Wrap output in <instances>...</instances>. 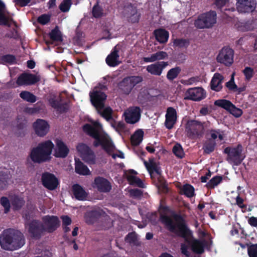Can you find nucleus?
<instances>
[{"mask_svg":"<svg viewBox=\"0 0 257 257\" xmlns=\"http://www.w3.org/2000/svg\"><path fill=\"white\" fill-rule=\"evenodd\" d=\"M217 61L227 66L231 65L233 61V51L229 48H224L219 52Z\"/></svg>","mask_w":257,"mask_h":257,"instance_id":"4468645a","label":"nucleus"},{"mask_svg":"<svg viewBox=\"0 0 257 257\" xmlns=\"http://www.w3.org/2000/svg\"><path fill=\"white\" fill-rule=\"evenodd\" d=\"M15 60V57L10 55L4 56L2 58V61L3 63H13Z\"/></svg>","mask_w":257,"mask_h":257,"instance_id":"6e6d98bb","label":"nucleus"},{"mask_svg":"<svg viewBox=\"0 0 257 257\" xmlns=\"http://www.w3.org/2000/svg\"><path fill=\"white\" fill-rule=\"evenodd\" d=\"M2 248L6 250L17 249L25 244V239L22 233L12 229L4 231L0 238Z\"/></svg>","mask_w":257,"mask_h":257,"instance_id":"f03ea898","label":"nucleus"},{"mask_svg":"<svg viewBox=\"0 0 257 257\" xmlns=\"http://www.w3.org/2000/svg\"><path fill=\"white\" fill-rule=\"evenodd\" d=\"M74 195L76 199L83 200L86 197V193L84 190L78 185H74L73 187Z\"/></svg>","mask_w":257,"mask_h":257,"instance_id":"7c9ffc66","label":"nucleus"},{"mask_svg":"<svg viewBox=\"0 0 257 257\" xmlns=\"http://www.w3.org/2000/svg\"><path fill=\"white\" fill-rule=\"evenodd\" d=\"M236 204L240 207H242L243 199L238 195L236 198Z\"/></svg>","mask_w":257,"mask_h":257,"instance_id":"774afa93","label":"nucleus"},{"mask_svg":"<svg viewBox=\"0 0 257 257\" xmlns=\"http://www.w3.org/2000/svg\"><path fill=\"white\" fill-rule=\"evenodd\" d=\"M51 38V44H53L55 42H61L62 39L61 32L56 28L53 30L50 34ZM50 42H47L46 43L49 45Z\"/></svg>","mask_w":257,"mask_h":257,"instance_id":"473e14b6","label":"nucleus"},{"mask_svg":"<svg viewBox=\"0 0 257 257\" xmlns=\"http://www.w3.org/2000/svg\"><path fill=\"white\" fill-rule=\"evenodd\" d=\"M137 239V235L135 232L129 233L126 237V241L130 243H134L136 241Z\"/></svg>","mask_w":257,"mask_h":257,"instance_id":"5fc2aeb1","label":"nucleus"},{"mask_svg":"<svg viewBox=\"0 0 257 257\" xmlns=\"http://www.w3.org/2000/svg\"><path fill=\"white\" fill-rule=\"evenodd\" d=\"M173 152L174 154L178 158H182L184 156V153L183 151L181 146L179 144H176L173 148Z\"/></svg>","mask_w":257,"mask_h":257,"instance_id":"79ce46f5","label":"nucleus"},{"mask_svg":"<svg viewBox=\"0 0 257 257\" xmlns=\"http://www.w3.org/2000/svg\"><path fill=\"white\" fill-rule=\"evenodd\" d=\"M186 96L188 99L198 101L205 97L206 92L201 87L191 88L186 91Z\"/></svg>","mask_w":257,"mask_h":257,"instance_id":"2eb2a0df","label":"nucleus"},{"mask_svg":"<svg viewBox=\"0 0 257 257\" xmlns=\"http://www.w3.org/2000/svg\"><path fill=\"white\" fill-rule=\"evenodd\" d=\"M249 224L254 227H257V218L255 217H251L248 219Z\"/></svg>","mask_w":257,"mask_h":257,"instance_id":"69168bd1","label":"nucleus"},{"mask_svg":"<svg viewBox=\"0 0 257 257\" xmlns=\"http://www.w3.org/2000/svg\"><path fill=\"white\" fill-rule=\"evenodd\" d=\"M83 131L94 139L93 145L95 147L101 146L113 159L117 157L124 158V154L115 149L111 140L108 135L103 131L102 125L98 121H92L91 124L84 125Z\"/></svg>","mask_w":257,"mask_h":257,"instance_id":"f257e3e1","label":"nucleus"},{"mask_svg":"<svg viewBox=\"0 0 257 257\" xmlns=\"http://www.w3.org/2000/svg\"><path fill=\"white\" fill-rule=\"evenodd\" d=\"M167 65V63L165 62H157L148 65L147 67V71L152 75L160 76L163 69Z\"/></svg>","mask_w":257,"mask_h":257,"instance_id":"4be33fe9","label":"nucleus"},{"mask_svg":"<svg viewBox=\"0 0 257 257\" xmlns=\"http://www.w3.org/2000/svg\"><path fill=\"white\" fill-rule=\"evenodd\" d=\"M40 80L39 76L34 74L24 73L18 78L17 83L18 85H32Z\"/></svg>","mask_w":257,"mask_h":257,"instance_id":"a211bd4d","label":"nucleus"},{"mask_svg":"<svg viewBox=\"0 0 257 257\" xmlns=\"http://www.w3.org/2000/svg\"><path fill=\"white\" fill-rule=\"evenodd\" d=\"M24 204V201L23 199L16 198L13 202V205L15 206L16 209H19Z\"/></svg>","mask_w":257,"mask_h":257,"instance_id":"680f3d73","label":"nucleus"},{"mask_svg":"<svg viewBox=\"0 0 257 257\" xmlns=\"http://www.w3.org/2000/svg\"><path fill=\"white\" fill-rule=\"evenodd\" d=\"M75 171L77 173L82 175L90 174V171L88 167L80 161H75Z\"/></svg>","mask_w":257,"mask_h":257,"instance_id":"c85d7f7f","label":"nucleus"},{"mask_svg":"<svg viewBox=\"0 0 257 257\" xmlns=\"http://www.w3.org/2000/svg\"><path fill=\"white\" fill-rule=\"evenodd\" d=\"M229 112L236 117H239L242 113L241 109L236 108L233 104Z\"/></svg>","mask_w":257,"mask_h":257,"instance_id":"09e8293b","label":"nucleus"},{"mask_svg":"<svg viewBox=\"0 0 257 257\" xmlns=\"http://www.w3.org/2000/svg\"><path fill=\"white\" fill-rule=\"evenodd\" d=\"M20 96L24 100L31 103H34L37 100L36 97L34 94L27 91H22L20 94Z\"/></svg>","mask_w":257,"mask_h":257,"instance_id":"72a5a7b5","label":"nucleus"},{"mask_svg":"<svg viewBox=\"0 0 257 257\" xmlns=\"http://www.w3.org/2000/svg\"><path fill=\"white\" fill-rule=\"evenodd\" d=\"M103 10L98 4L94 6L92 9V14L95 18H99L103 16Z\"/></svg>","mask_w":257,"mask_h":257,"instance_id":"a19ab883","label":"nucleus"},{"mask_svg":"<svg viewBox=\"0 0 257 257\" xmlns=\"http://www.w3.org/2000/svg\"><path fill=\"white\" fill-rule=\"evenodd\" d=\"M62 219L63 221V224L64 225H68L71 223V218L68 216H63L62 217Z\"/></svg>","mask_w":257,"mask_h":257,"instance_id":"0e129e2a","label":"nucleus"},{"mask_svg":"<svg viewBox=\"0 0 257 257\" xmlns=\"http://www.w3.org/2000/svg\"><path fill=\"white\" fill-rule=\"evenodd\" d=\"M71 5V0H63L59 5V9L62 12H67L69 11Z\"/></svg>","mask_w":257,"mask_h":257,"instance_id":"58836bf2","label":"nucleus"},{"mask_svg":"<svg viewBox=\"0 0 257 257\" xmlns=\"http://www.w3.org/2000/svg\"><path fill=\"white\" fill-rule=\"evenodd\" d=\"M144 136V132L141 130H138L131 137V142L133 145H139L142 141Z\"/></svg>","mask_w":257,"mask_h":257,"instance_id":"2f4dec72","label":"nucleus"},{"mask_svg":"<svg viewBox=\"0 0 257 257\" xmlns=\"http://www.w3.org/2000/svg\"><path fill=\"white\" fill-rule=\"evenodd\" d=\"M144 164L152 178L153 177L154 173L157 174L158 176H160L161 170L154 162L150 161L149 163H148L145 161Z\"/></svg>","mask_w":257,"mask_h":257,"instance_id":"c756f323","label":"nucleus"},{"mask_svg":"<svg viewBox=\"0 0 257 257\" xmlns=\"http://www.w3.org/2000/svg\"><path fill=\"white\" fill-rule=\"evenodd\" d=\"M223 80L222 75L218 73H215L210 82L211 88L216 91H220L222 88Z\"/></svg>","mask_w":257,"mask_h":257,"instance_id":"b1692460","label":"nucleus"},{"mask_svg":"<svg viewBox=\"0 0 257 257\" xmlns=\"http://www.w3.org/2000/svg\"><path fill=\"white\" fill-rule=\"evenodd\" d=\"M162 221L172 232L178 235L186 237L190 235V231L186 227L182 218L177 215L169 217L166 215L161 216Z\"/></svg>","mask_w":257,"mask_h":257,"instance_id":"423d86ee","label":"nucleus"},{"mask_svg":"<svg viewBox=\"0 0 257 257\" xmlns=\"http://www.w3.org/2000/svg\"><path fill=\"white\" fill-rule=\"evenodd\" d=\"M92 186L100 192H107L111 190L110 183L106 179L101 177H96L94 181Z\"/></svg>","mask_w":257,"mask_h":257,"instance_id":"6ab92c4d","label":"nucleus"},{"mask_svg":"<svg viewBox=\"0 0 257 257\" xmlns=\"http://www.w3.org/2000/svg\"><path fill=\"white\" fill-rule=\"evenodd\" d=\"M181 193L188 197H191L194 194V189L191 185L185 184L181 188Z\"/></svg>","mask_w":257,"mask_h":257,"instance_id":"f704fd0d","label":"nucleus"},{"mask_svg":"<svg viewBox=\"0 0 257 257\" xmlns=\"http://www.w3.org/2000/svg\"><path fill=\"white\" fill-rule=\"evenodd\" d=\"M136 172L134 170L130 171L126 174L127 179L131 185L138 186L140 187H144V183L142 181L136 176Z\"/></svg>","mask_w":257,"mask_h":257,"instance_id":"a878e982","label":"nucleus"},{"mask_svg":"<svg viewBox=\"0 0 257 257\" xmlns=\"http://www.w3.org/2000/svg\"><path fill=\"white\" fill-rule=\"evenodd\" d=\"M154 35L156 40L160 43H165L169 38V33L162 29H159L154 31Z\"/></svg>","mask_w":257,"mask_h":257,"instance_id":"cd10ccee","label":"nucleus"},{"mask_svg":"<svg viewBox=\"0 0 257 257\" xmlns=\"http://www.w3.org/2000/svg\"><path fill=\"white\" fill-rule=\"evenodd\" d=\"M1 204L5 208V212L7 213L9 211L10 204L7 197H3L1 199Z\"/></svg>","mask_w":257,"mask_h":257,"instance_id":"8fccbe9b","label":"nucleus"},{"mask_svg":"<svg viewBox=\"0 0 257 257\" xmlns=\"http://www.w3.org/2000/svg\"><path fill=\"white\" fill-rule=\"evenodd\" d=\"M227 0H216L215 4L218 8H221L226 4Z\"/></svg>","mask_w":257,"mask_h":257,"instance_id":"338daca9","label":"nucleus"},{"mask_svg":"<svg viewBox=\"0 0 257 257\" xmlns=\"http://www.w3.org/2000/svg\"><path fill=\"white\" fill-rule=\"evenodd\" d=\"M204 130L203 124L197 120H190L186 124L185 131L192 139H196L201 136Z\"/></svg>","mask_w":257,"mask_h":257,"instance_id":"9d476101","label":"nucleus"},{"mask_svg":"<svg viewBox=\"0 0 257 257\" xmlns=\"http://www.w3.org/2000/svg\"><path fill=\"white\" fill-rule=\"evenodd\" d=\"M249 257H257V243L251 244L247 248Z\"/></svg>","mask_w":257,"mask_h":257,"instance_id":"a18cd8bd","label":"nucleus"},{"mask_svg":"<svg viewBox=\"0 0 257 257\" xmlns=\"http://www.w3.org/2000/svg\"><path fill=\"white\" fill-rule=\"evenodd\" d=\"M13 23L5 10L4 4L0 1V25L10 26Z\"/></svg>","mask_w":257,"mask_h":257,"instance_id":"bb28decb","label":"nucleus"},{"mask_svg":"<svg viewBox=\"0 0 257 257\" xmlns=\"http://www.w3.org/2000/svg\"><path fill=\"white\" fill-rule=\"evenodd\" d=\"M43 224H40L35 220L29 225V231L34 237H38L43 231L52 232L59 225V220L56 216H45L43 218Z\"/></svg>","mask_w":257,"mask_h":257,"instance_id":"39448f33","label":"nucleus"},{"mask_svg":"<svg viewBox=\"0 0 257 257\" xmlns=\"http://www.w3.org/2000/svg\"><path fill=\"white\" fill-rule=\"evenodd\" d=\"M42 181L43 185L50 190L55 189L59 183L56 177L49 173H45L42 175Z\"/></svg>","mask_w":257,"mask_h":257,"instance_id":"f3484780","label":"nucleus"},{"mask_svg":"<svg viewBox=\"0 0 257 257\" xmlns=\"http://www.w3.org/2000/svg\"><path fill=\"white\" fill-rule=\"evenodd\" d=\"M128 77L125 78L120 83L119 87L126 92H128L134 87L132 82H129Z\"/></svg>","mask_w":257,"mask_h":257,"instance_id":"e433bc0d","label":"nucleus"},{"mask_svg":"<svg viewBox=\"0 0 257 257\" xmlns=\"http://www.w3.org/2000/svg\"><path fill=\"white\" fill-rule=\"evenodd\" d=\"M224 152L228 154L227 161L234 165L240 164L245 157L242 154V147L240 145L235 148H226Z\"/></svg>","mask_w":257,"mask_h":257,"instance_id":"1a4fd4ad","label":"nucleus"},{"mask_svg":"<svg viewBox=\"0 0 257 257\" xmlns=\"http://www.w3.org/2000/svg\"><path fill=\"white\" fill-rule=\"evenodd\" d=\"M123 15L132 23H136L139 21V15L138 14L136 8L132 6H128L124 8Z\"/></svg>","mask_w":257,"mask_h":257,"instance_id":"5701e85b","label":"nucleus"},{"mask_svg":"<svg viewBox=\"0 0 257 257\" xmlns=\"http://www.w3.org/2000/svg\"><path fill=\"white\" fill-rule=\"evenodd\" d=\"M50 21V16L48 15H42L38 19L39 23L42 25L46 24Z\"/></svg>","mask_w":257,"mask_h":257,"instance_id":"864d4df0","label":"nucleus"},{"mask_svg":"<svg viewBox=\"0 0 257 257\" xmlns=\"http://www.w3.org/2000/svg\"><path fill=\"white\" fill-rule=\"evenodd\" d=\"M168 57V54L164 51H159L150 56L144 57L142 60L145 63H152L156 61L164 60Z\"/></svg>","mask_w":257,"mask_h":257,"instance_id":"393cba45","label":"nucleus"},{"mask_svg":"<svg viewBox=\"0 0 257 257\" xmlns=\"http://www.w3.org/2000/svg\"><path fill=\"white\" fill-rule=\"evenodd\" d=\"M118 49L117 46H115L111 53L107 56L106 58V63L110 67H115L118 65L121 61L119 60V56L118 55Z\"/></svg>","mask_w":257,"mask_h":257,"instance_id":"412c9836","label":"nucleus"},{"mask_svg":"<svg viewBox=\"0 0 257 257\" xmlns=\"http://www.w3.org/2000/svg\"><path fill=\"white\" fill-rule=\"evenodd\" d=\"M216 23V13L211 11L200 15L194 22L198 29H207L212 27Z\"/></svg>","mask_w":257,"mask_h":257,"instance_id":"0eeeda50","label":"nucleus"},{"mask_svg":"<svg viewBox=\"0 0 257 257\" xmlns=\"http://www.w3.org/2000/svg\"><path fill=\"white\" fill-rule=\"evenodd\" d=\"M141 114V110L139 107L132 106L127 109L123 115L126 122L134 124L139 121Z\"/></svg>","mask_w":257,"mask_h":257,"instance_id":"9b49d317","label":"nucleus"},{"mask_svg":"<svg viewBox=\"0 0 257 257\" xmlns=\"http://www.w3.org/2000/svg\"><path fill=\"white\" fill-rule=\"evenodd\" d=\"M49 101L52 107L55 108L59 109L60 105V102L56 100L55 97L51 98L49 99Z\"/></svg>","mask_w":257,"mask_h":257,"instance_id":"13d9d810","label":"nucleus"},{"mask_svg":"<svg viewBox=\"0 0 257 257\" xmlns=\"http://www.w3.org/2000/svg\"><path fill=\"white\" fill-rule=\"evenodd\" d=\"M215 147V143L212 141H209L204 145L203 149L204 152L206 153L212 152Z\"/></svg>","mask_w":257,"mask_h":257,"instance_id":"49530a36","label":"nucleus"},{"mask_svg":"<svg viewBox=\"0 0 257 257\" xmlns=\"http://www.w3.org/2000/svg\"><path fill=\"white\" fill-rule=\"evenodd\" d=\"M174 45L178 47H184L188 45V42L185 39H176L173 42Z\"/></svg>","mask_w":257,"mask_h":257,"instance_id":"de8ad7c7","label":"nucleus"},{"mask_svg":"<svg viewBox=\"0 0 257 257\" xmlns=\"http://www.w3.org/2000/svg\"><path fill=\"white\" fill-rule=\"evenodd\" d=\"M236 9L239 13H246L254 11L256 6L255 0H236Z\"/></svg>","mask_w":257,"mask_h":257,"instance_id":"ddd939ff","label":"nucleus"},{"mask_svg":"<svg viewBox=\"0 0 257 257\" xmlns=\"http://www.w3.org/2000/svg\"><path fill=\"white\" fill-rule=\"evenodd\" d=\"M36 134L39 137L45 136L49 131V125L45 120L37 119L33 124Z\"/></svg>","mask_w":257,"mask_h":257,"instance_id":"dca6fc26","label":"nucleus"},{"mask_svg":"<svg viewBox=\"0 0 257 257\" xmlns=\"http://www.w3.org/2000/svg\"><path fill=\"white\" fill-rule=\"evenodd\" d=\"M90 100L98 112L107 121L112 119V110L109 107H104V101L106 98L105 94L98 87H95L89 93Z\"/></svg>","mask_w":257,"mask_h":257,"instance_id":"7ed1b4c3","label":"nucleus"},{"mask_svg":"<svg viewBox=\"0 0 257 257\" xmlns=\"http://www.w3.org/2000/svg\"><path fill=\"white\" fill-rule=\"evenodd\" d=\"M9 183L8 177L7 175L0 177V188H4Z\"/></svg>","mask_w":257,"mask_h":257,"instance_id":"4d7b16f0","label":"nucleus"},{"mask_svg":"<svg viewBox=\"0 0 257 257\" xmlns=\"http://www.w3.org/2000/svg\"><path fill=\"white\" fill-rule=\"evenodd\" d=\"M226 87L230 90L235 92L238 91V92H240L241 91V89H238L236 85L234 83V73H233L231 75V79L226 83Z\"/></svg>","mask_w":257,"mask_h":257,"instance_id":"4c0bfd02","label":"nucleus"},{"mask_svg":"<svg viewBox=\"0 0 257 257\" xmlns=\"http://www.w3.org/2000/svg\"><path fill=\"white\" fill-rule=\"evenodd\" d=\"M76 150L80 157L88 164H94L96 163V156L93 150L85 144L79 143L76 147Z\"/></svg>","mask_w":257,"mask_h":257,"instance_id":"6e6552de","label":"nucleus"},{"mask_svg":"<svg viewBox=\"0 0 257 257\" xmlns=\"http://www.w3.org/2000/svg\"><path fill=\"white\" fill-rule=\"evenodd\" d=\"M54 144L50 140H47L39 143L31 151L30 157L32 161L41 163L50 160L54 149Z\"/></svg>","mask_w":257,"mask_h":257,"instance_id":"20e7f679","label":"nucleus"},{"mask_svg":"<svg viewBox=\"0 0 257 257\" xmlns=\"http://www.w3.org/2000/svg\"><path fill=\"white\" fill-rule=\"evenodd\" d=\"M243 73L245 78L247 80H249L253 75V70L250 67H247L244 69Z\"/></svg>","mask_w":257,"mask_h":257,"instance_id":"3c124183","label":"nucleus"},{"mask_svg":"<svg viewBox=\"0 0 257 257\" xmlns=\"http://www.w3.org/2000/svg\"><path fill=\"white\" fill-rule=\"evenodd\" d=\"M112 126L114 128H115L116 131H119L121 130H123L124 127V123L121 122H115Z\"/></svg>","mask_w":257,"mask_h":257,"instance_id":"e2e57ef3","label":"nucleus"},{"mask_svg":"<svg viewBox=\"0 0 257 257\" xmlns=\"http://www.w3.org/2000/svg\"><path fill=\"white\" fill-rule=\"evenodd\" d=\"M130 195L134 197H139L141 196L142 192L141 190L138 189H131L130 191Z\"/></svg>","mask_w":257,"mask_h":257,"instance_id":"bf43d9fd","label":"nucleus"},{"mask_svg":"<svg viewBox=\"0 0 257 257\" xmlns=\"http://www.w3.org/2000/svg\"><path fill=\"white\" fill-rule=\"evenodd\" d=\"M215 105L223 108L227 111H229L231 107H232L233 104L229 101L225 99H219L216 100L214 102Z\"/></svg>","mask_w":257,"mask_h":257,"instance_id":"c9c22d12","label":"nucleus"},{"mask_svg":"<svg viewBox=\"0 0 257 257\" xmlns=\"http://www.w3.org/2000/svg\"><path fill=\"white\" fill-rule=\"evenodd\" d=\"M222 177L220 176H215L212 178L207 184L209 188H214L222 181Z\"/></svg>","mask_w":257,"mask_h":257,"instance_id":"37998d69","label":"nucleus"},{"mask_svg":"<svg viewBox=\"0 0 257 257\" xmlns=\"http://www.w3.org/2000/svg\"><path fill=\"white\" fill-rule=\"evenodd\" d=\"M211 137L212 139L214 140L218 138V140H219L220 142H221L224 139V134L223 132H221L220 130L212 131L211 132Z\"/></svg>","mask_w":257,"mask_h":257,"instance_id":"c03bdc74","label":"nucleus"},{"mask_svg":"<svg viewBox=\"0 0 257 257\" xmlns=\"http://www.w3.org/2000/svg\"><path fill=\"white\" fill-rule=\"evenodd\" d=\"M177 112L173 107H169L166 114L165 125L168 129H171L177 120Z\"/></svg>","mask_w":257,"mask_h":257,"instance_id":"aec40b11","label":"nucleus"},{"mask_svg":"<svg viewBox=\"0 0 257 257\" xmlns=\"http://www.w3.org/2000/svg\"><path fill=\"white\" fill-rule=\"evenodd\" d=\"M181 69L179 67H175L170 69L167 73V77L169 80H173L177 77Z\"/></svg>","mask_w":257,"mask_h":257,"instance_id":"ea45409f","label":"nucleus"},{"mask_svg":"<svg viewBox=\"0 0 257 257\" xmlns=\"http://www.w3.org/2000/svg\"><path fill=\"white\" fill-rule=\"evenodd\" d=\"M53 155L57 158H65L68 154L69 149L65 143L61 140L57 138L55 140Z\"/></svg>","mask_w":257,"mask_h":257,"instance_id":"f8f14e48","label":"nucleus"},{"mask_svg":"<svg viewBox=\"0 0 257 257\" xmlns=\"http://www.w3.org/2000/svg\"><path fill=\"white\" fill-rule=\"evenodd\" d=\"M13 1L17 5L25 7L30 2L31 0H13Z\"/></svg>","mask_w":257,"mask_h":257,"instance_id":"052dcab7","label":"nucleus"},{"mask_svg":"<svg viewBox=\"0 0 257 257\" xmlns=\"http://www.w3.org/2000/svg\"><path fill=\"white\" fill-rule=\"evenodd\" d=\"M128 81L129 82H132V84L134 86V87L138 84L139 83L142 82L143 79L142 77L141 76H131L128 77Z\"/></svg>","mask_w":257,"mask_h":257,"instance_id":"603ef678","label":"nucleus"}]
</instances>
